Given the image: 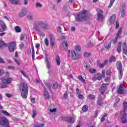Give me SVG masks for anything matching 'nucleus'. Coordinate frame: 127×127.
Masks as SVG:
<instances>
[{
	"instance_id": "f257e3e1",
	"label": "nucleus",
	"mask_w": 127,
	"mask_h": 127,
	"mask_svg": "<svg viewBox=\"0 0 127 127\" xmlns=\"http://www.w3.org/2000/svg\"><path fill=\"white\" fill-rule=\"evenodd\" d=\"M19 90L21 93V96L23 99H26L28 96V86L25 82L19 84Z\"/></svg>"
},
{
	"instance_id": "f03ea898",
	"label": "nucleus",
	"mask_w": 127,
	"mask_h": 127,
	"mask_svg": "<svg viewBox=\"0 0 127 127\" xmlns=\"http://www.w3.org/2000/svg\"><path fill=\"white\" fill-rule=\"evenodd\" d=\"M6 46H8V49L9 52H13V51L15 50L16 44L15 42H12L9 44H6L4 43L3 41L0 40V49L4 48V47H6Z\"/></svg>"
},
{
	"instance_id": "7ed1b4c3",
	"label": "nucleus",
	"mask_w": 127,
	"mask_h": 127,
	"mask_svg": "<svg viewBox=\"0 0 127 127\" xmlns=\"http://www.w3.org/2000/svg\"><path fill=\"white\" fill-rule=\"evenodd\" d=\"M123 108L124 110L121 112V115L122 116L121 118V123L122 124L127 123V114L126 113V111L127 110V103L124 102L123 103Z\"/></svg>"
},
{
	"instance_id": "20e7f679",
	"label": "nucleus",
	"mask_w": 127,
	"mask_h": 127,
	"mask_svg": "<svg viewBox=\"0 0 127 127\" xmlns=\"http://www.w3.org/2000/svg\"><path fill=\"white\" fill-rule=\"evenodd\" d=\"M87 10H83L81 14H79L76 17V20L77 21H83V20H86L87 18H89V15L87 14Z\"/></svg>"
},
{
	"instance_id": "39448f33",
	"label": "nucleus",
	"mask_w": 127,
	"mask_h": 127,
	"mask_svg": "<svg viewBox=\"0 0 127 127\" xmlns=\"http://www.w3.org/2000/svg\"><path fill=\"white\" fill-rule=\"evenodd\" d=\"M0 126L3 127H10L9 121L5 117H0Z\"/></svg>"
},
{
	"instance_id": "423d86ee",
	"label": "nucleus",
	"mask_w": 127,
	"mask_h": 127,
	"mask_svg": "<svg viewBox=\"0 0 127 127\" xmlns=\"http://www.w3.org/2000/svg\"><path fill=\"white\" fill-rule=\"evenodd\" d=\"M116 66L119 72V78L120 80L123 78V64L121 61H118L117 62Z\"/></svg>"
},
{
	"instance_id": "0eeeda50",
	"label": "nucleus",
	"mask_w": 127,
	"mask_h": 127,
	"mask_svg": "<svg viewBox=\"0 0 127 127\" xmlns=\"http://www.w3.org/2000/svg\"><path fill=\"white\" fill-rule=\"evenodd\" d=\"M68 53L70 54V55L71 56V59H72V60H78V59H80L81 57L80 54H78L77 52H76L74 50H68Z\"/></svg>"
},
{
	"instance_id": "6e6552de",
	"label": "nucleus",
	"mask_w": 127,
	"mask_h": 127,
	"mask_svg": "<svg viewBox=\"0 0 127 127\" xmlns=\"http://www.w3.org/2000/svg\"><path fill=\"white\" fill-rule=\"evenodd\" d=\"M44 24V22L42 21H38L37 22H35L33 26V29H35V30H36V31L39 32V31H40L39 27H42Z\"/></svg>"
},
{
	"instance_id": "1a4fd4ad",
	"label": "nucleus",
	"mask_w": 127,
	"mask_h": 127,
	"mask_svg": "<svg viewBox=\"0 0 127 127\" xmlns=\"http://www.w3.org/2000/svg\"><path fill=\"white\" fill-rule=\"evenodd\" d=\"M98 11L99 12L97 13V20L98 21H103V19H104V17H105V16L103 14L104 11L101 9H99Z\"/></svg>"
},
{
	"instance_id": "9d476101",
	"label": "nucleus",
	"mask_w": 127,
	"mask_h": 127,
	"mask_svg": "<svg viewBox=\"0 0 127 127\" xmlns=\"http://www.w3.org/2000/svg\"><path fill=\"white\" fill-rule=\"evenodd\" d=\"M123 32V28H120L119 30V31H118L117 34H116V38L115 39V40L113 41V43H117V42L118 41V39H119V38H122V37H121V34H122V33Z\"/></svg>"
},
{
	"instance_id": "9b49d317",
	"label": "nucleus",
	"mask_w": 127,
	"mask_h": 127,
	"mask_svg": "<svg viewBox=\"0 0 127 127\" xmlns=\"http://www.w3.org/2000/svg\"><path fill=\"white\" fill-rule=\"evenodd\" d=\"M108 84L103 83L102 86L99 89V92L101 93V95H104L105 94V92H106V90H107L108 87L107 85Z\"/></svg>"
},
{
	"instance_id": "f8f14e48",
	"label": "nucleus",
	"mask_w": 127,
	"mask_h": 127,
	"mask_svg": "<svg viewBox=\"0 0 127 127\" xmlns=\"http://www.w3.org/2000/svg\"><path fill=\"white\" fill-rule=\"evenodd\" d=\"M103 75L101 73H97V74H95L93 77H92L93 81H101L103 79Z\"/></svg>"
},
{
	"instance_id": "ddd939ff",
	"label": "nucleus",
	"mask_w": 127,
	"mask_h": 127,
	"mask_svg": "<svg viewBox=\"0 0 127 127\" xmlns=\"http://www.w3.org/2000/svg\"><path fill=\"white\" fill-rule=\"evenodd\" d=\"M50 39V45L51 46L53 47L55 44V37L52 34H50L49 35Z\"/></svg>"
},
{
	"instance_id": "4468645a",
	"label": "nucleus",
	"mask_w": 127,
	"mask_h": 127,
	"mask_svg": "<svg viewBox=\"0 0 127 127\" xmlns=\"http://www.w3.org/2000/svg\"><path fill=\"white\" fill-rule=\"evenodd\" d=\"M125 86L123 84H121L118 88L117 93L118 94H124L125 93Z\"/></svg>"
},
{
	"instance_id": "2eb2a0df",
	"label": "nucleus",
	"mask_w": 127,
	"mask_h": 127,
	"mask_svg": "<svg viewBox=\"0 0 127 127\" xmlns=\"http://www.w3.org/2000/svg\"><path fill=\"white\" fill-rule=\"evenodd\" d=\"M1 81L3 83V84H10L11 83V81H12V78H1L0 79Z\"/></svg>"
},
{
	"instance_id": "dca6fc26",
	"label": "nucleus",
	"mask_w": 127,
	"mask_h": 127,
	"mask_svg": "<svg viewBox=\"0 0 127 127\" xmlns=\"http://www.w3.org/2000/svg\"><path fill=\"white\" fill-rule=\"evenodd\" d=\"M64 121H65V122H67V123H70V124H73V123H75V119H74V118L71 117H64Z\"/></svg>"
},
{
	"instance_id": "f3484780",
	"label": "nucleus",
	"mask_w": 127,
	"mask_h": 127,
	"mask_svg": "<svg viewBox=\"0 0 127 127\" xmlns=\"http://www.w3.org/2000/svg\"><path fill=\"white\" fill-rule=\"evenodd\" d=\"M44 97L46 100H49L50 99V94H49L46 88L44 89Z\"/></svg>"
},
{
	"instance_id": "a211bd4d",
	"label": "nucleus",
	"mask_w": 127,
	"mask_h": 127,
	"mask_svg": "<svg viewBox=\"0 0 127 127\" xmlns=\"http://www.w3.org/2000/svg\"><path fill=\"white\" fill-rule=\"evenodd\" d=\"M108 21L110 22V23H111V24H114V23L116 22V15H112L110 19L108 20Z\"/></svg>"
},
{
	"instance_id": "6ab92c4d",
	"label": "nucleus",
	"mask_w": 127,
	"mask_h": 127,
	"mask_svg": "<svg viewBox=\"0 0 127 127\" xmlns=\"http://www.w3.org/2000/svg\"><path fill=\"white\" fill-rule=\"evenodd\" d=\"M1 27L0 28V32H3V31H5L7 27H6V25L4 22H3L1 25Z\"/></svg>"
},
{
	"instance_id": "aec40b11",
	"label": "nucleus",
	"mask_w": 127,
	"mask_h": 127,
	"mask_svg": "<svg viewBox=\"0 0 127 127\" xmlns=\"http://www.w3.org/2000/svg\"><path fill=\"white\" fill-rule=\"evenodd\" d=\"M123 53L125 54V55H127V43H124L123 44Z\"/></svg>"
},
{
	"instance_id": "412c9836",
	"label": "nucleus",
	"mask_w": 127,
	"mask_h": 127,
	"mask_svg": "<svg viewBox=\"0 0 127 127\" xmlns=\"http://www.w3.org/2000/svg\"><path fill=\"white\" fill-rule=\"evenodd\" d=\"M97 104L98 106H103V105H104V102H103V98L101 97L98 98Z\"/></svg>"
},
{
	"instance_id": "4be33fe9",
	"label": "nucleus",
	"mask_w": 127,
	"mask_h": 127,
	"mask_svg": "<svg viewBox=\"0 0 127 127\" xmlns=\"http://www.w3.org/2000/svg\"><path fill=\"white\" fill-rule=\"evenodd\" d=\"M122 9H123V11L121 13V16H122V17H125V16H126V5H124L122 6Z\"/></svg>"
},
{
	"instance_id": "5701e85b",
	"label": "nucleus",
	"mask_w": 127,
	"mask_h": 127,
	"mask_svg": "<svg viewBox=\"0 0 127 127\" xmlns=\"http://www.w3.org/2000/svg\"><path fill=\"white\" fill-rule=\"evenodd\" d=\"M117 51L118 53L122 52V42H119L117 45Z\"/></svg>"
},
{
	"instance_id": "b1692460",
	"label": "nucleus",
	"mask_w": 127,
	"mask_h": 127,
	"mask_svg": "<svg viewBox=\"0 0 127 127\" xmlns=\"http://www.w3.org/2000/svg\"><path fill=\"white\" fill-rule=\"evenodd\" d=\"M26 14V9H24L19 14V17H23L24 15Z\"/></svg>"
},
{
	"instance_id": "393cba45",
	"label": "nucleus",
	"mask_w": 127,
	"mask_h": 127,
	"mask_svg": "<svg viewBox=\"0 0 127 127\" xmlns=\"http://www.w3.org/2000/svg\"><path fill=\"white\" fill-rule=\"evenodd\" d=\"M116 61L117 58L114 56H111L109 59V62L110 63H112V62H116Z\"/></svg>"
},
{
	"instance_id": "a878e982",
	"label": "nucleus",
	"mask_w": 127,
	"mask_h": 127,
	"mask_svg": "<svg viewBox=\"0 0 127 127\" xmlns=\"http://www.w3.org/2000/svg\"><path fill=\"white\" fill-rule=\"evenodd\" d=\"M112 47V42H110L109 43H107V45L105 46V49L107 51H109V50Z\"/></svg>"
},
{
	"instance_id": "bb28decb",
	"label": "nucleus",
	"mask_w": 127,
	"mask_h": 127,
	"mask_svg": "<svg viewBox=\"0 0 127 127\" xmlns=\"http://www.w3.org/2000/svg\"><path fill=\"white\" fill-rule=\"evenodd\" d=\"M88 99H89V100H96V96H95V95L93 94H89L88 97H87Z\"/></svg>"
},
{
	"instance_id": "cd10ccee",
	"label": "nucleus",
	"mask_w": 127,
	"mask_h": 127,
	"mask_svg": "<svg viewBox=\"0 0 127 127\" xmlns=\"http://www.w3.org/2000/svg\"><path fill=\"white\" fill-rule=\"evenodd\" d=\"M56 61L57 62L58 66H60V63H61V61H60V57H59V56H58L56 57Z\"/></svg>"
},
{
	"instance_id": "c85d7f7f",
	"label": "nucleus",
	"mask_w": 127,
	"mask_h": 127,
	"mask_svg": "<svg viewBox=\"0 0 127 127\" xmlns=\"http://www.w3.org/2000/svg\"><path fill=\"white\" fill-rule=\"evenodd\" d=\"M89 110V107L87 105H84L82 107V112L83 113H86V112H88V110Z\"/></svg>"
},
{
	"instance_id": "c756f323",
	"label": "nucleus",
	"mask_w": 127,
	"mask_h": 127,
	"mask_svg": "<svg viewBox=\"0 0 127 127\" xmlns=\"http://www.w3.org/2000/svg\"><path fill=\"white\" fill-rule=\"evenodd\" d=\"M14 29L15 31H16V32L18 33L19 32H21V28L18 26H15Z\"/></svg>"
},
{
	"instance_id": "7c9ffc66",
	"label": "nucleus",
	"mask_w": 127,
	"mask_h": 127,
	"mask_svg": "<svg viewBox=\"0 0 127 127\" xmlns=\"http://www.w3.org/2000/svg\"><path fill=\"white\" fill-rule=\"evenodd\" d=\"M12 4H18L19 3V0H9Z\"/></svg>"
},
{
	"instance_id": "2f4dec72",
	"label": "nucleus",
	"mask_w": 127,
	"mask_h": 127,
	"mask_svg": "<svg viewBox=\"0 0 127 127\" xmlns=\"http://www.w3.org/2000/svg\"><path fill=\"white\" fill-rule=\"evenodd\" d=\"M42 28L43 29L48 30V29H49V26H48V25H47V24H46L45 22H44V24L42 26Z\"/></svg>"
},
{
	"instance_id": "473e14b6",
	"label": "nucleus",
	"mask_w": 127,
	"mask_h": 127,
	"mask_svg": "<svg viewBox=\"0 0 127 127\" xmlns=\"http://www.w3.org/2000/svg\"><path fill=\"white\" fill-rule=\"evenodd\" d=\"M78 80H79L80 81H81V82H82V83H85V79H84V78H83V76L82 75H78Z\"/></svg>"
},
{
	"instance_id": "72a5a7b5",
	"label": "nucleus",
	"mask_w": 127,
	"mask_h": 127,
	"mask_svg": "<svg viewBox=\"0 0 127 127\" xmlns=\"http://www.w3.org/2000/svg\"><path fill=\"white\" fill-rule=\"evenodd\" d=\"M63 44H64L65 46V51H67L68 50V42L67 41H65L63 43Z\"/></svg>"
},
{
	"instance_id": "f704fd0d",
	"label": "nucleus",
	"mask_w": 127,
	"mask_h": 127,
	"mask_svg": "<svg viewBox=\"0 0 127 127\" xmlns=\"http://www.w3.org/2000/svg\"><path fill=\"white\" fill-rule=\"evenodd\" d=\"M88 70L90 72V73H91V74L96 73V72H97V70L96 69L89 68Z\"/></svg>"
},
{
	"instance_id": "c9c22d12",
	"label": "nucleus",
	"mask_w": 127,
	"mask_h": 127,
	"mask_svg": "<svg viewBox=\"0 0 127 127\" xmlns=\"http://www.w3.org/2000/svg\"><path fill=\"white\" fill-rule=\"evenodd\" d=\"M27 38V35L26 34H21V38H20V40L22 41L24 39V38Z\"/></svg>"
},
{
	"instance_id": "e433bc0d",
	"label": "nucleus",
	"mask_w": 127,
	"mask_h": 127,
	"mask_svg": "<svg viewBox=\"0 0 127 127\" xmlns=\"http://www.w3.org/2000/svg\"><path fill=\"white\" fill-rule=\"evenodd\" d=\"M58 88V83L55 82L53 84V89H57Z\"/></svg>"
},
{
	"instance_id": "4c0bfd02",
	"label": "nucleus",
	"mask_w": 127,
	"mask_h": 127,
	"mask_svg": "<svg viewBox=\"0 0 127 127\" xmlns=\"http://www.w3.org/2000/svg\"><path fill=\"white\" fill-rule=\"evenodd\" d=\"M75 49L76 51H81L82 50L81 47L78 45L75 47Z\"/></svg>"
},
{
	"instance_id": "58836bf2",
	"label": "nucleus",
	"mask_w": 127,
	"mask_h": 127,
	"mask_svg": "<svg viewBox=\"0 0 127 127\" xmlns=\"http://www.w3.org/2000/svg\"><path fill=\"white\" fill-rule=\"evenodd\" d=\"M97 64H98L99 68H100L101 69H102V68H104L105 67V64H101L99 63H97Z\"/></svg>"
},
{
	"instance_id": "ea45409f",
	"label": "nucleus",
	"mask_w": 127,
	"mask_h": 127,
	"mask_svg": "<svg viewBox=\"0 0 127 127\" xmlns=\"http://www.w3.org/2000/svg\"><path fill=\"white\" fill-rule=\"evenodd\" d=\"M115 0H111L110 4L108 6V7H112V5H113V4H114V2H115Z\"/></svg>"
},
{
	"instance_id": "a19ab883",
	"label": "nucleus",
	"mask_w": 127,
	"mask_h": 127,
	"mask_svg": "<svg viewBox=\"0 0 127 127\" xmlns=\"http://www.w3.org/2000/svg\"><path fill=\"white\" fill-rule=\"evenodd\" d=\"M83 55L84 57H89V56H91V54L90 53L85 52Z\"/></svg>"
},
{
	"instance_id": "79ce46f5",
	"label": "nucleus",
	"mask_w": 127,
	"mask_h": 127,
	"mask_svg": "<svg viewBox=\"0 0 127 127\" xmlns=\"http://www.w3.org/2000/svg\"><path fill=\"white\" fill-rule=\"evenodd\" d=\"M45 43L46 46H49V42L48 39L47 38H46L45 39Z\"/></svg>"
},
{
	"instance_id": "37998d69",
	"label": "nucleus",
	"mask_w": 127,
	"mask_h": 127,
	"mask_svg": "<svg viewBox=\"0 0 127 127\" xmlns=\"http://www.w3.org/2000/svg\"><path fill=\"white\" fill-rule=\"evenodd\" d=\"M37 115V112L36 111H33V115L32 116V118L33 119H34V118H35V117H36Z\"/></svg>"
},
{
	"instance_id": "c03bdc74",
	"label": "nucleus",
	"mask_w": 127,
	"mask_h": 127,
	"mask_svg": "<svg viewBox=\"0 0 127 127\" xmlns=\"http://www.w3.org/2000/svg\"><path fill=\"white\" fill-rule=\"evenodd\" d=\"M2 113L3 114V115H5V116H7L8 117H9V114L6 111H2Z\"/></svg>"
},
{
	"instance_id": "a18cd8bd",
	"label": "nucleus",
	"mask_w": 127,
	"mask_h": 127,
	"mask_svg": "<svg viewBox=\"0 0 127 127\" xmlns=\"http://www.w3.org/2000/svg\"><path fill=\"white\" fill-rule=\"evenodd\" d=\"M111 72L112 70H111V69H108L106 72V75H107V76H110V75H111Z\"/></svg>"
},
{
	"instance_id": "49530a36",
	"label": "nucleus",
	"mask_w": 127,
	"mask_h": 127,
	"mask_svg": "<svg viewBox=\"0 0 127 127\" xmlns=\"http://www.w3.org/2000/svg\"><path fill=\"white\" fill-rule=\"evenodd\" d=\"M20 72L24 76V77H25L26 78H28V76L26 75V74L25 73V72L23 70H21Z\"/></svg>"
},
{
	"instance_id": "de8ad7c7",
	"label": "nucleus",
	"mask_w": 127,
	"mask_h": 127,
	"mask_svg": "<svg viewBox=\"0 0 127 127\" xmlns=\"http://www.w3.org/2000/svg\"><path fill=\"white\" fill-rule=\"evenodd\" d=\"M46 63H47V68L48 69H50V63L48 61V60H46Z\"/></svg>"
},
{
	"instance_id": "09e8293b",
	"label": "nucleus",
	"mask_w": 127,
	"mask_h": 127,
	"mask_svg": "<svg viewBox=\"0 0 127 127\" xmlns=\"http://www.w3.org/2000/svg\"><path fill=\"white\" fill-rule=\"evenodd\" d=\"M44 126H45L44 124H42L38 125H35L34 127H44Z\"/></svg>"
},
{
	"instance_id": "8fccbe9b",
	"label": "nucleus",
	"mask_w": 127,
	"mask_h": 127,
	"mask_svg": "<svg viewBox=\"0 0 127 127\" xmlns=\"http://www.w3.org/2000/svg\"><path fill=\"white\" fill-rule=\"evenodd\" d=\"M47 86V88L50 90V91H51V84L50 83H48L46 85Z\"/></svg>"
},
{
	"instance_id": "3c124183",
	"label": "nucleus",
	"mask_w": 127,
	"mask_h": 127,
	"mask_svg": "<svg viewBox=\"0 0 127 127\" xmlns=\"http://www.w3.org/2000/svg\"><path fill=\"white\" fill-rule=\"evenodd\" d=\"M19 47L20 48V49H22V48L24 47V44H23V43L20 44L19 45Z\"/></svg>"
},
{
	"instance_id": "603ef678",
	"label": "nucleus",
	"mask_w": 127,
	"mask_h": 127,
	"mask_svg": "<svg viewBox=\"0 0 127 127\" xmlns=\"http://www.w3.org/2000/svg\"><path fill=\"white\" fill-rule=\"evenodd\" d=\"M119 27H120V23H119V21H116V29H118Z\"/></svg>"
},
{
	"instance_id": "864d4df0",
	"label": "nucleus",
	"mask_w": 127,
	"mask_h": 127,
	"mask_svg": "<svg viewBox=\"0 0 127 127\" xmlns=\"http://www.w3.org/2000/svg\"><path fill=\"white\" fill-rule=\"evenodd\" d=\"M78 99H80L81 100H83L84 99V96L82 94H78Z\"/></svg>"
},
{
	"instance_id": "5fc2aeb1",
	"label": "nucleus",
	"mask_w": 127,
	"mask_h": 127,
	"mask_svg": "<svg viewBox=\"0 0 127 127\" xmlns=\"http://www.w3.org/2000/svg\"><path fill=\"white\" fill-rule=\"evenodd\" d=\"M36 7H42V4H40L39 2H37L36 4Z\"/></svg>"
},
{
	"instance_id": "6e6d98bb",
	"label": "nucleus",
	"mask_w": 127,
	"mask_h": 127,
	"mask_svg": "<svg viewBox=\"0 0 127 127\" xmlns=\"http://www.w3.org/2000/svg\"><path fill=\"white\" fill-rule=\"evenodd\" d=\"M4 74V70L3 69H0V76H2Z\"/></svg>"
},
{
	"instance_id": "4d7b16f0",
	"label": "nucleus",
	"mask_w": 127,
	"mask_h": 127,
	"mask_svg": "<svg viewBox=\"0 0 127 127\" xmlns=\"http://www.w3.org/2000/svg\"><path fill=\"white\" fill-rule=\"evenodd\" d=\"M14 62H15L16 64H17L19 66V65H20V63H19V62L18 61V60H16V59H14Z\"/></svg>"
},
{
	"instance_id": "13d9d810",
	"label": "nucleus",
	"mask_w": 127,
	"mask_h": 127,
	"mask_svg": "<svg viewBox=\"0 0 127 127\" xmlns=\"http://www.w3.org/2000/svg\"><path fill=\"white\" fill-rule=\"evenodd\" d=\"M67 97H68V93L67 92H65L64 94V99H67Z\"/></svg>"
},
{
	"instance_id": "bf43d9fd",
	"label": "nucleus",
	"mask_w": 127,
	"mask_h": 127,
	"mask_svg": "<svg viewBox=\"0 0 127 127\" xmlns=\"http://www.w3.org/2000/svg\"><path fill=\"white\" fill-rule=\"evenodd\" d=\"M56 111H57V109L56 108H54L53 109L50 110V111L51 112V113H54L56 112Z\"/></svg>"
},
{
	"instance_id": "052dcab7",
	"label": "nucleus",
	"mask_w": 127,
	"mask_h": 127,
	"mask_svg": "<svg viewBox=\"0 0 127 127\" xmlns=\"http://www.w3.org/2000/svg\"><path fill=\"white\" fill-rule=\"evenodd\" d=\"M5 96H6L7 98H11V97H12V95H11V94L8 93H6Z\"/></svg>"
},
{
	"instance_id": "680f3d73",
	"label": "nucleus",
	"mask_w": 127,
	"mask_h": 127,
	"mask_svg": "<svg viewBox=\"0 0 127 127\" xmlns=\"http://www.w3.org/2000/svg\"><path fill=\"white\" fill-rule=\"evenodd\" d=\"M8 69H11V70H15V67L12 66H7Z\"/></svg>"
},
{
	"instance_id": "e2e57ef3",
	"label": "nucleus",
	"mask_w": 127,
	"mask_h": 127,
	"mask_svg": "<svg viewBox=\"0 0 127 127\" xmlns=\"http://www.w3.org/2000/svg\"><path fill=\"white\" fill-rule=\"evenodd\" d=\"M27 18L28 19H29V20H32V18H33V17L30 15H29L27 16Z\"/></svg>"
},
{
	"instance_id": "0e129e2a",
	"label": "nucleus",
	"mask_w": 127,
	"mask_h": 127,
	"mask_svg": "<svg viewBox=\"0 0 127 127\" xmlns=\"http://www.w3.org/2000/svg\"><path fill=\"white\" fill-rule=\"evenodd\" d=\"M102 75L103 76V77H105V75L106 74V72L105 71V69H103L102 71Z\"/></svg>"
},
{
	"instance_id": "69168bd1",
	"label": "nucleus",
	"mask_w": 127,
	"mask_h": 127,
	"mask_svg": "<svg viewBox=\"0 0 127 127\" xmlns=\"http://www.w3.org/2000/svg\"><path fill=\"white\" fill-rule=\"evenodd\" d=\"M1 89H5V88H7V86L5 85H3L0 86Z\"/></svg>"
},
{
	"instance_id": "338daca9",
	"label": "nucleus",
	"mask_w": 127,
	"mask_h": 127,
	"mask_svg": "<svg viewBox=\"0 0 127 127\" xmlns=\"http://www.w3.org/2000/svg\"><path fill=\"white\" fill-rule=\"evenodd\" d=\"M57 31L59 33H61V27H59L57 29Z\"/></svg>"
},
{
	"instance_id": "774afa93",
	"label": "nucleus",
	"mask_w": 127,
	"mask_h": 127,
	"mask_svg": "<svg viewBox=\"0 0 127 127\" xmlns=\"http://www.w3.org/2000/svg\"><path fill=\"white\" fill-rule=\"evenodd\" d=\"M109 80H110V78L106 77L104 79L105 82H109Z\"/></svg>"
}]
</instances>
